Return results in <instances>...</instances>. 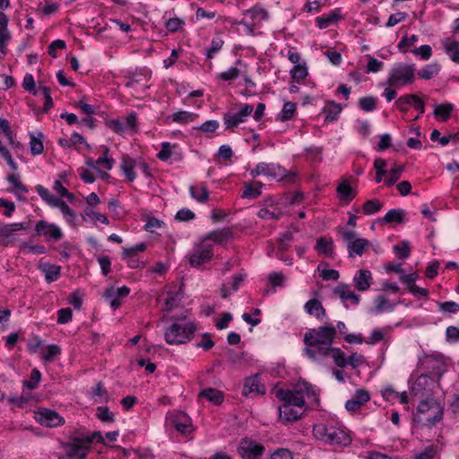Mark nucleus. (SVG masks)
Returning <instances> with one entry per match:
<instances>
[{
  "instance_id": "nucleus-41",
  "label": "nucleus",
  "mask_w": 459,
  "mask_h": 459,
  "mask_svg": "<svg viewBox=\"0 0 459 459\" xmlns=\"http://www.w3.org/2000/svg\"><path fill=\"white\" fill-rule=\"evenodd\" d=\"M336 366L340 368H345L347 367V359L348 357L345 356V353L339 348H330V354Z\"/></svg>"
},
{
  "instance_id": "nucleus-62",
  "label": "nucleus",
  "mask_w": 459,
  "mask_h": 459,
  "mask_svg": "<svg viewBox=\"0 0 459 459\" xmlns=\"http://www.w3.org/2000/svg\"><path fill=\"white\" fill-rule=\"evenodd\" d=\"M73 311L70 307H64L57 311V323L66 324L72 320Z\"/></svg>"
},
{
  "instance_id": "nucleus-19",
  "label": "nucleus",
  "mask_w": 459,
  "mask_h": 459,
  "mask_svg": "<svg viewBox=\"0 0 459 459\" xmlns=\"http://www.w3.org/2000/svg\"><path fill=\"white\" fill-rule=\"evenodd\" d=\"M338 198L344 204H349L357 195L346 179H342L336 187Z\"/></svg>"
},
{
  "instance_id": "nucleus-17",
  "label": "nucleus",
  "mask_w": 459,
  "mask_h": 459,
  "mask_svg": "<svg viewBox=\"0 0 459 459\" xmlns=\"http://www.w3.org/2000/svg\"><path fill=\"white\" fill-rule=\"evenodd\" d=\"M264 393L265 387L264 385L261 384L260 377L258 375H255L246 378L242 390V394L244 396H248L250 394H263Z\"/></svg>"
},
{
  "instance_id": "nucleus-30",
  "label": "nucleus",
  "mask_w": 459,
  "mask_h": 459,
  "mask_svg": "<svg viewBox=\"0 0 459 459\" xmlns=\"http://www.w3.org/2000/svg\"><path fill=\"white\" fill-rule=\"evenodd\" d=\"M199 396L207 399L215 405H219L223 402V393L212 387H207L203 389L199 393Z\"/></svg>"
},
{
  "instance_id": "nucleus-54",
  "label": "nucleus",
  "mask_w": 459,
  "mask_h": 459,
  "mask_svg": "<svg viewBox=\"0 0 459 459\" xmlns=\"http://www.w3.org/2000/svg\"><path fill=\"white\" fill-rule=\"evenodd\" d=\"M7 180L13 186L14 191L18 193L27 194L29 192L28 187L23 185L15 174H11L7 177Z\"/></svg>"
},
{
  "instance_id": "nucleus-32",
  "label": "nucleus",
  "mask_w": 459,
  "mask_h": 459,
  "mask_svg": "<svg viewBox=\"0 0 459 459\" xmlns=\"http://www.w3.org/2000/svg\"><path fill=\"white\" fill-rule=\"evenodd\" d=\"M440 70L441 66L437 63H430L418 71V76L424 80H430L436 77Z\"/></svg>"
},
{
  "instance_id": "nucleus-31",
  "label": "nucleus",
  "mask_w": 459,
  "mask_h": 459,
  "mask_svg": "<svg viewBox=\"0 0 459 459\" xmlns=\"http://www.w3.org/2000/svg\"><path fill=\"white\" fill-rule=\"evenodd\" d=\"M369 245V241L366 238H356L352 243H350V246H348L349 255H362Z\"/></svg>"
},
{
  "instance_id": "nucleus-45",
  "label": "nucleus",
  "mask_w": 459,
  "mask_h": 459,
  "mask_svg": "<svg viewBox=\"0 0 459 459\" xmlns=\"http://www.w3.org/2000/svg\"><path fill=\"white\" fill-rule=\"evenodd\" d=\"M82 444H85L89 450H91V445L94 441L97 443H104V438L100 431H94L91 435H80Z\"/></svg>"
},
{
  "instance_id": "nucleus-49",
  "label": "nucleus",
  "mask_w": 459,
  "mask_h": 459,
  "mask_svg": "<svg viewBox=\"0 0 459 459\" xmlns=\"http://www.w3.org/2000/svg\"><path fill=\"white\" fill-rule=\"evenodd\" d=\"M129 293H130V289L126 286H123L117 290H115L113 287H111L105 290L104 297L106 299H111L115 296L120 298V297H126Z\"/></svg>"
},
{
  "instance_id": "nucleus-43",
  "label": "nucleus",
  "mask_w": 459,
  "mask_h": 459,
  "mask_svg": "<svg viewBox=\"0 0 459 459\" xmlns=\"http://www.w3.org/2000/svg\"><path fill=\"white\" fill-rule=\"evenodd\" d=\"M383 204L377 199H371L367 201L363 206L362 211L366 215H371L381 210Z\"/></svg>"
},
{
  "instance_id": "nucleus-33",
  "label": "nucleus",
  "mask_w": 459,
  "mask_h": 459,
  "mask_svg": "<svg viewBox=\"0 0 459 459\" xmlns=\"http://www.w3.org/2000/svg\"><path fill=\"white\" fill-rule=\"evenodd\" d=\"M191 196L199 203H204L208 200L209 192L204 183L199 185L191 186L189 187Z\"/></svg>"
},
{
  "instance_id": "nucleus-11",
  "label": "nucleus",
  "mask_w": 459,
  "mask_h": 459,
  "mask_svg": "<svg viewBox=\"0 0 459 459\" xmlns=\"http://www.w3.org/2000/svg\"><path fill=\"white\" fill-rule=\"evenodd\" d=\"M36 420L42 426L55 428L65 423V420L55 411L40 409L36 413Z\"/></svg>"
},
{
  "instance_id": "nucleus-23",
  "label": "nucleus",
  "mask_w": 459,
  "mask_h": 459,
  "mask_svg": "<svg viewBox=\"0 0 459 459\" xmlns=\"http://www.w3.org/2000/svg\"><path fill=\"white\" fill-rule=\"evenodd\" d=\"M136 167V161L133 160L128 155H124L122 157V162L120 164V169L126 175V179L129 182H133L135 178L136 174L134 172V168Z\"/></svg>"
},
{
  "instance_id": "nucleus-20",
  "label": "nucleus",
  "mask_w": 459,
  "mask_h": 459,
  "mask_svg": "<svg viewBox=\"0 0 459 459\" xmlns=\"http://www.w3.org/2000/svg\"><path fill=\"white\" fill-rule=\"evenodd\" d=\"M372 274L368 270H359L353 278L354 285L359 291H365L371 286Z\"/></svg>"
},
{
  "instance_id": "nucleus-25",
  "label": "nucleus",
  "mask_w": 459,
  "mask_h": 459,
  "mask_svg": "<svg viewBox=\"0 0 459 459\" xmlns=\"http://www.w3.org/2000/svg\"><path fill=\"white\" fill-rule=\"evenodd\" d=\"M306 312L308 315L316 316L317 319H321L325 316V309L322 303L316 299H309L304 306Z\"/></svg>"
},
{
  "instance_id": "nucleus-28",
  "label": "nucleus",
  "mask_w": 459,
  "mask_h": 459,
  "mask_svg": "<svg viewBox=\"0 0 459 459\" xmlns=\"http://www.w3.org/2000/svg\"><path fill=\"white\" fill-rule=\"evenodd\" d=\"M40 269L45 273V280L48 283L57 281L61 275V266L59 265L44 264L40 265Z\"/></svg>"
},
{
  "instance_id": "nucleus-8",
  "label": "nucleus",
  "mask_w": 459,
  "mask_h": 459,
  "mask_svg": "<svg viewBox=\"0 0 459 459\" xmlns=\"http://www.w3.org/2000/svg\"><path fill=\"white\" fill-rule=\"evenodd\" d=\"M274 394L284 405L306 410L305 398L302 394H300L297 386L292 390L284 388L275 389Z\"/></svg>"
},
{
  "instance_id": "nucleus-5",
  "label": "nucleus",
  "mask_w": 459,
  "mask_h": 459,
  "mask_svg": "<svg viewBox=\"0 0 459 459\" xmlns=\"http://www.w3.org/2000/svg\"><path fill=\"white\" fill-rule=\"evenodd\" d=\"M313 434L316 439L329 445L346 446L351 441L350 435L344 429L332 425H316L313 428Z\"/></svg>"
},
{
  "instance_id": "nucleus-61",
  "label": "nucleus",
  "mask_w": 459,
  "mask_h": 459,
  "mask_svg": "<svg viewBox=\"0 0 459 459\" xmlns=\"http://www.w3.org/2000/svg\"><path fill=\"white\" fill-rule=\"evenodd\" d=\"M178 294L173 295L172 292L168 293V298L166 299L164 305H163V310L164 311H170L173 307H177L180 301V299L178 298Z\"/></svg>"
},
{
  "instance_id": "nucleus-38",
  "label": "nucleus",
  "mask_w": 459,
  "mask_h": 459,
  "mask_svg": "<svg viewBox=\"0 0 459 459\" xmlns=\"http://www.w3.org/2000/svg\"><path fill=\"white\" fill-rule=\"evenodd\" d=\"M13 227L10 224L0 225V245L8 247L13 241Z\"/></svg>"
},
{
  "instance_id": "nucleus-60",
  "label": "nucleus",
  "mask_w": 459,
  "mask_h": 459,
  "mask_svg": "<svg viewBox=\"0 0 459 459\" xmlns=\"http://www.w3.org/2000/svg\"><path fill=\"white\" fill-rule=\"evenodd\" d=\"M439 310L443 313H453L459 312V304L455 301H446L438 303Z\"/></svg>"
},
{
  "instance_id": "nucleus-48",
  "label": "nucleus",
  "mask_w": 459,
  "mask_h": 459,
  "mask_svg": "<svg viewBox=\"0 0 459 459\" xmlns=\"http://www.w3.org/2000/svg\"><path fill=\"white\" fill-rule=\"evenodd\" d=\"M386 160L382 158H377L374 161V168L377 170L376 182L380 183L383 177L386 174L385 170Z\"/></svg>"
},
{
  "instance_id": "nucleus-1",
  "label": "nucleus",
  "mask_w": 459,
  "mask_h": 459,
  "mask_svg": "<svg viewBox=\"0 0 459 459\" xmlns=\"http://www.w3.org/2000/svg\"><path fill=\"white\" fill-rule=\"evenodd\" d=\"M335 336L336 329L333 325L309 329L304 334V353L314 360L329 356Z\"/></svg>"
},
{
  "instance_id": "nucleus-26",
  "label": "nucleus",
  "mask_w": 459,
  "mask_h": 459,
  "mask_svg": "<svg viewBox=\"0 0 459 459\" xmlns=\"http://www.w3.org/2000/svg\"><path fill=\"white\" fill-rule=\"evenodd\" d=\"M342 106L333 100L327 101L325 108H323V113L325 114V122L331 123L335 121L339 114L342 112Z\"/></svg>"
},
{
  "instance_id": "nucleus-36",
  "label": "nucleus",
  "mask_w": 459,
  "mask_h": 459,
  "mask_svg": "<svg viewBox=\"0 0 459 459\" xmlns=\"http://www.w3.org/2000/svg\"><path fill=\"white\" fill-rule=\"evenodd\" d=\"M453 108L454 105L451 103L437 105L434 109V116L440 117L443 121H446L451 117Z\"/></svg>"
},
{
  "instance_id": "nucleus-12",
  "label": "nucleus",
  "mask_w": 459,
  "mask_h": 459,
  "mask_svg": "<svg viewBox=\"0 0 459 459\" xmlns=\"http://www.w3.org/2000/svg\"><path fill=\"white\" fill-rule=\"evenodd\" d=\"M136 123V113L131 112L123 119H111L108 122V126L114 132L123 134L128 130H135Z\"/></svg>"
},
{
  "instance_id": "nucleus-55",
  "label": "nucleus",
  "mask_w": 459,
  "mask_h": 459,
  "mask_svg": "<svg viewBox=\"0 0 459 459\" xmlns=\"http://www.w3.org/2000/svg\"><path fill=\"white\" fill-rule=\"evenodd\" d=\"M416 41H418V36L413 34L410 38H408L406 35L403 37L401 41L398 43V49L403 52L406 53L408 51L407 48L412 46Z\"/></svg>"
},
{
  "instance_id": "nucleus-58",
  "label": "nucleus",
  "mask_w": 459,
  "mask_h": 459,
  "mask_svg": "<svg viewBox=\"0 0 459 459\" xmlns=\"http://www.w3.org/2000/svg\"><path fill=\"white\" fill-rule=\"evenodd\" d=\"M411 52L420 56L422 60H429L432 56V48L429 45H422L420 48H416Z\"/></svg>"
},
{
  "instance_id": "nucleus-27",
  "label": "nucleus",
  "mask_w": 459,
  "mask_h": 459,
  "mask_svg": "<svg viewBox=\"0 0 459 459\" xmlns=\"http://www.w3.org/2000/svg\"><path fill=\"white\" fill-rule=\"evenodd\" d=\"M314 248L318 254H323L331 257L333 255V241L332 238L320 237L316 239V243Z\"/></svg>"
},
{
  "instance_id": "nucleus-39",
  "label": "nucleus",
  "mask_w": 459,
  "mask_h": 459,
  "mask_svg": "<svg viewBox=\"0 0 459 459\" xmlns=\"http://www.w3.org/2000/svg\"><path fill=\"white\" fill-rule=\"evenodd\" d=\"M404 217V211L402 209L389 210L382 219L385 223L402 222Z\"/></svg>"
},
{
  "instance_id": "nucleus-9",
  "label": "nucleus",
  "mask_w": 459,
  "mask_h": 459,
  "mask_svg": "<svg viewBox=\"0 0 459 459\" xmlns=\"http://www.w3.org/2000/svg\"><path fill=\"white\" fill-rule=\"evenodd\" d=\"M212 255V245L205 243L203 240L200 246L196 247L190 255L189 264L193 267H199L203 264L208 263Z\"/></svg>"
},
{
  "instance_id": "nucleus-6",
  "label": "nucleus",
  "mask_w": 459,
  "mask_h": 459,
  "mask_svg": "<svg viewBox=\"0 0 459 459\" xmlns=\"http://www.w3.org/2000/svg\"><path fill=\"white\" fill-rule=\"evenodd\" d=\"M69 439L70 442L63 444L65 453L58 459H85L90 450L82 444L80 434L70 436Z\"/></svg>"
},
{
  "instance_id": "nucleus-52",
  "label": "nucleus",
  "mask_w": 459,
  "mask_h": 459,
  "mask_svg": "<svg viewBox=\"0 0 459 459\" xmlns=\"http://www.w3.org/2000/svg\"><path fill=\"white\" fill-rule=\"evenodd\" d=\"M224 44V41L220 38L212 39L211 48L206 50L205 56L208 59H212L214 54L220 51Z\"/></svg>"
},
{
  "instance_id": "nucleus-53",
  "label": "nucleus",
  "mask_w": 459,
  "mask_h": 459,
  "mask_svg": "<svg viewBox=\"0 0 459 459\" xmlns=\"http://www.w3.org/2000/svg\"><path fill=\"white\" fill-rule=\"evenodd\" d=\"M296 110V104L290 101L284 103L281 112V120L286 121L290 119Z\"/></svg>"
},
{
  "instance_id": "nucleus-46",
  "label": "nucleus",
  "mask_w": 459,
  "mask_h": 459,
  "mask_svg": "<svg viewBox=\"0 0 459 459\" xmlns=\"http://www.w3.org/2000/svg\"><path fill=\"white\" fill-rule=\"evenodd\" d=\"M241 71L237 67H230L225 72H221L217 75V79L221 81L231 82L240 76Z\"/></svg>"
},
{
  "instance_id": "nucleus-4",
  "label": "nucleus",
  "mask_w": 459,
  "mask_h": 459,
  "mask_svg": "<svg viewBox=\"0 0 459 459\" xmlns=\"http://www.w3.org/2000/svg\"><path fill=\"white\" fill-rule=\"evenodd\" d=\"M416 80L414 64L397 63L389 71L386 84L394 88H402L412 84Z\"/></svg>"
},
{
  "instance_id": "nucleus-37",
  "label": "nucleus",
  "mask_w": 459,
  "mask_h": 459,
  "mask_svg": "<svg viewBox=\"0 0 459 459\" xmlns=\"http://www.w3.org/2000/svg\"><path fill=\"white\" fill-rule=\"evenodd\" d=\"M395 304L390 302L384 296L379 295L375 299V312L382 313L384 311H392L394 309Z\"/></svg>"
},
{
  "instance_id": "nucleus-18",
  "label": "nucleus",
  "mask_w": 459,
  "mask_h": 459,
  "mask_svg": "<svg viewBox=\"0 0 459 459\" xmlns=\"http://www.w3.org/2000/svg\"><path fill=\"white\" fill-rule=\"evenodd\" d=\"M8 22L6 14L0 12V51L3 55L6 54V46L11 39Z\"/></svg>"
},
{
  "instance_id": "nucleus-2",
  "label": "nucleus",
  "mask_w": 459,
  "mask_h": 459,
  "mask_svg": "<svg viewBox=\"0 0 459 459\" xmlns=\"http://www.w3.org/2000/svg\"><path fill=\"white\" fill-rule=\"evenodd\" d=\"M176 320L169 327L167 328L164 333L165 341L170 345L185 344L188 342L194 336L196 331V326L193 322H186V316L173 317Z\"/></svg>"
},
{
  "instance_id": "nucleus-24",
  "label": "nucleus",
  "mask_w": 459,
  "mask_h": 459,
  "mask_svg": "<svg viewBox=\"0 0 459 459\" xmlns=\"http://www.w3.org/2000/svg\"><path fill=\"white\" fill-rule=\"evenodd\" d=\"M245 15L249 16V18L252 20V22H255V24L267 20L269 17L268 12L260 4H257L247 10L245 13Z\"/></svg>"
},
{
  "instance_id": "nucleus-13",
  "label": "nucleus",
  "mask_w": 459,
  "mask_h": 459,
  "mask_svg": "<svg viewBox=\"0 0 459 459\" xmlns=\"http://www.w3.org/2000/svg\"><path fill=\"white\" fill-rule=\"evenodd\" d=\"M37 235L44 236L48 239L59 240L63 238V232L59 227L47 221H39L35 225Z\"/></svg>"
},
{
  "instance_id": "nucleus-56",
  "label": "nucleus",
  "mask_w": 459,
  "mask_h": 459,
  "mask_svg": "<svg viewBox=\"0 0 459 459\" xmlns=\"http://www.w3.org/2000/svg\"><path fill=\"white\" fill-rule=\"evenodd\" d=\"M39 91H41V93L45 99L43 112H48L54 105L53 100L50 95V90L47 86H39Z\"/></svg>"
},
{
  "instance_id": "nucleus-16",
  "label": "nucleus",
  "mask_w": 459,
  "mask_h": 459,
  "mask_svg": "<svg viewBox=\"0 0 459 459\" xmlns=\"http://www.w3.org/2000/svg\"><path fill=\"white\" fill-rule=\"evenodd\" d=\"M305 409L281 404L279 407V418L283 423L297 421L303 416Z\"/></svg>"
},
{
  "instance_id": "nucleus-14",
  "label": "nucleus",
  "mask_w": 459,
  "mask_h": 459,
  "mask_svg": "<svg viewBox=\"0 0 459 459\" xmlns=\"http://www.w3.org/2000/svg\"><path fill=\"white\" fill-rule=\"evenodd\" d=\"M169 420L172 426L180 434L186 436L192 432L191 419L186 413L182 411L171 413Z\"/></svg>"
},
{
  "instance_id": "nucleus-51",
  "label": "nucleus",
  "mask_w": 459,
  "mask_h": 459,
  "mask_svg": "<svg viewBox=\"0 0 459 459\" xmlns=\"http://www.w3.org/2000/svg\"><path fill=\"white\" fill-rule=\"evenodd\" d=\"M359 106L365 112L373 111L377 107L376 99L371 96L363 97V98L359 99Z\"/></svg>"
},
{
  "instance_id": "nucleus-22",
  "label": "nucleus",
  "mask_w": 459,
  "mask_h": 459,
  "mask_svg": "<svg viewBox=\"0 0 459 459\" xmlns=\"http://www.w3.org/2000/svg\"><path fill=\"white\" fill-rule=\"evenodd\" d=\"M333 293L337 295L343 302L351 300L352 304L357 305L359 302V296L349 290L346 284H340L333 290Z\"/></svg>"
},
{
  "instance_id": "nucleus-47",
  "label": "nucleus",
  "mask_w": 459,
  "mask_h": 459,
  "mask_svg": "<svg viewBox=\"0 0 459 459\" xmlns=\"http://www.w3.org/2000/svg\"><path fill=\"white\" fill-rule=\"evenodd\" d=\"M41 379V373L39 369L33 368L30 373V380H24L23 385L30 390L35 389Z\"/></svg>"
},
{
  "instance_id": "nucleus-21",
  "label": "nucleus",
  "mask_w": 459,
  "mask_h": 459,
  "mask_svg": "<svg viewBox=\"0 0 459 459\" xmlns=\"http://www.w3.org/2000/svg\"><path fill=\"white\" fill-rule=\"evenodd\" d=\"M232 235L233 232L230 228H224L209 232L203 240L205 243L207 240H212L216 244H223L227 242L232 237Z\"/></svg>"
},
{
  "instance_id": "nucleus-63",
  "label": "nucleus",
  "mask_w": 459,
  "mask_h": 459,
  "mask_svg": "<svg viewBox=\"0 0 459 459\" xmlns=\"http://www.w3.org/2000/svg\"><path fill=\"white\" fill-rule=\"evenodd\" d=\"M61 353V349L58 345L50 344L47 348V352L44 355V359L47 362H52L55 358Z\"/></svg>"
},
{
  "instance_id": "nucleus-44",
  "label": "nucleus",
  "mask_w": 459,
  "mask_h": 459,
  "mask_svg": "<svg viewBox=\"0 0 459 459\" xmlns=\"http://www.w3.org/2000/svg\"><path fill=\"white\" fill-rule=\"evenodd\" d=\"M197 115L194 113L181 110L172 115V120L177 123L186 124L188 122L194 121Z\"/></svg>"
},
{
  "instance_id": "nucleus-29",
  "label": "nucleus",
  "mask_w": 459,
  "mask_h": 459,
  "mask_svg": "<svg viewBox=\"0 0 459 459\" xmlns=\"http://www.w3.org/2000/svg\"><path fill=\"white\" fill-rule=\"evenodd\" d=\"M406 103L408 105L413 106L416 110H420V114H423L425 112V103L424 101L416 94H405L399 98V104Z\"/></svg>"
},
{
  "instance_id": "nucleus-34",
  "label": "nucleus",
  "mask_w": 459,
  "mask_h": 459,
  "mask_svg": "<svg viewBox=\"0 0 459 459\" xmlns=\"http://www.w3.org/2000/svg\"><path fill=\"white\" fill-rule=\"evenodd\" d=\"M341 18L340 12L338 10L332 11L328 14L319 16L316 19V25L320 29H325L331 24L336 22Z\"/></svg>"
},
{
  "instance_id": "nucleus-40",
  "label": "nucleus",
  "mask_w": 459,
  "mask_h": 459,
  "mask_svg": "<svg viewBox=\"0 0 459 459\" xmlns=\"http://www.w3.org/2000/svg\"><path fill=\"white\" fill-rule=\"evenodd\" d=\"M256 186H252L251 184H246L244 190L242 192V198H256L261 195V187L263 186V184L260 182L255 183Z\"/></svg>"
},
{
  "instance_id": "nucleus-59",
  "label": "nucleus",
  "mask_w": 459,
  "mask_h": 459,
  "mask_svg": "<svg viewBox=\"0 0 459 459\" xmlns=\"http://www.w3.org/2000/svg\"><path fill=\"white\" fill-rule=\"evenodd\" d=\"M164 226H165L164 221H162L155 217H149L144 225V229L146 231L154 232L157 229H160Z\"/></svg>"
},
{
  "instance_id": "nucleus-64",
  "label": "nucleus",
  "mask_w": 459,
  "mask_h": 459,
  "mask_svg": "<svg viewBox=\"0 0 459 459\" xmlns=\"http://www.w3.org/2000/svg\"><path fill=\"white\" fill-rule=\"evenodd\" d=\"M185 24V22L178 17L170 18L165 23L166 29L169 32H176L178 31L183 25Z\"/></svg>"
},
{
  "instance_id": "nucleus-15",
  "label": "nucleus",
  "mask_w": 459,
  "mask_h": 459,
  "mask_svg": "<svg viewBox=\"0 0 459 459\" xmlns=\"http://www.w3.org/2000/svg\"><path fill=\"white\" fill-rule=\"evenodd\" d=\"M264 175L276 180H282L283 178L293 179L296 173L289 172L283 167L275 163L263 162Z\"/></svg>"
},
{
  "instance_id": "nucleus-42",
  "label": "nucleus",
  "mask_w": 459,
  "mask_h": 459,
  "mask_svg": "<svg viewBox=\"0 0 459 459\" xmlns=\"http://www.w3.org/2000/svg\"><path fill=\"white\" fill-rule=\"evenodd\" d=\"M404 170L403 166H394L392 168L385 180V184L388 186L394 185L400 178L402 173Z\"/></svg>"
},
{
  "instance_id": "nucleus-3",
  "label": "nucleus",
  "mask_w": 459,
  "mask_h": 459,
  "mask_svg": "<svg viewBox=\"0 0 459 459\" xmlns=\"http://www.w3.org/2000/svg\"><path fill=\"white\" fill-rule=\"evenodd\" d=\"M443 414L441 404L434 398H427L420 402L413 420L422 426L433 427L442 420Z\"/></svg>"
},
{
  "instance_id": "nucleus-57",
  "label": "nucleus",
  "mask_w": 459,
  "mask_h": 459,
  "mask_svg": "<svg viewBox=\"0 0 459 459\" xmlns=\"http://www.w3.org/2000/svg\"><path fill=\"white\" fill-rule=\"evenodd\" d=\"M394 250L397 254L398 258L404 259L410 256L411 247L409 242L404 241L403 244L394 246Z\"/></svg>"
},
{
  "instance_id": "nucleus-50",
  "label": "nucleus",
  "mask_w": 459,
  "mask_h": 459,
  "mask_svg": "<svg viewBox=\"0 0 459 459\" xmlns=\"http://www.w3.org/2000/svg\"><path fill=\"white\" fill-rule=\"evenodd\" d=\"M297 388L299 389V391L300 392V394H302V395L304 396V394H306L308 397L312 396V397H315L317 395L315 388L313 387V385L305 381V380H299L297 385H296Z\"/></svg>"
},
{
  "instance_id": "nucleus-10",
  "label": "nucleus",
  "mask_w": 459,
  "mask_h": 459,
  "mask_svg": "<svg viewBox=\"0 0 459 459\" xmlns=\"http://www.w3.org/2000/svg\"><path fill=\"white\" fill-rule=\"evenodd\" d=\"M254 110V108L250 104H242L238 112L235 114L225 113L223 115V120L226 125V128L237 127L240 123L246 121V118L249 117Z\"/></svg>"
},
{
  "instance_id": "nucleus-7",
  "label": "nucleus",
  "mask_w": 459,
  "mask_h": 459,
  "mask_svg": "<svg viewBox=\"0 0 459 459\" xmlns=\"http://www.w3.org/2000/svg\"><path fill=\"white\" fill-rule=\"evenodd\" d=\"M265 447L256 441L245 437L238 446V453L242 459H262Z\"/></svg>"
},
{
  "instance_id": "nucleus-35",
  "label": "nucleus",
  "mask_w": 459,
  "mask_h": 459,
  "mask_svg": "<svg viewBox=\"0 0 459 459\" xmlns=\"http://www.w3.org/2000/svg\"><path fill=\"white\" fill-rule=\"evenodd\" d=\"M43 134L39 132L38 137L33 134H30V150L32 155H39L44 151V145L42 143Z\"/></svg>"
}]
</instances>
